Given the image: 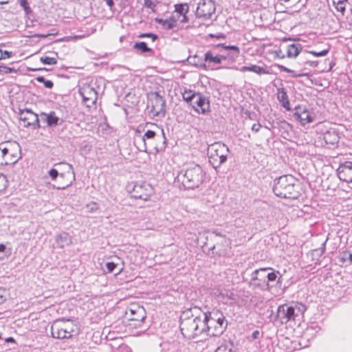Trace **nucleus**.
<instances>
[{
    "mask_svg": "<svg viewBox=\"0 0 352 352\" xmlns=\"http://www.w3.org/2000/svg\"><path fill=\"white\" fill-rule=\"evenodd\" d=\"M204 311L197 306L187 309L182 313L179 328L184 337L191 340L207 333L208 327L204 323Z\"/></svg>",
    "mask_w": 352,
    "mask_h": 352,
    "instance_id": "obj_1",
    "label": "nucleus"
},
{
    "mask_svg": "<svg viewBox=\"0 0 352 352\" xmlns=\"http://www.w3.org/2000/svg\"><path fill=\"white\" fill-rule=\"evenodd\" d=\"M301 185L292 175H284L274 180L272 190L282 199H296L300 196Z\"/></svg>",
    "mask_w": 352,
    "mask_h": 352,
    "instance_id": "obj_2",
    "label": "nucleus"
},
{
    "mask_svg": "<svg viewBox=\"0 0 352 352\" xmlns=\"http://www.w3.org/2000/svg\"><path fill=\"white\" fill-rule=\"evenodd\" d=\"M240 50L236 45H226L224 43L214 45L212 48L204 54V63H208L207 67L210 64L219 65L225 60L234 62L239 56Z\"/></svg>",
    "mask_w": 352,
    "mask_h": 352,
    "instance_id": "obj_3",
    "label": "nucleus"
},
{
    "mask_svg": "<svg viewBox=\"0 0 352 352\" xmlns=\"http://www.w3.org/2000/svg\"><path fill=\"white\" fill-rule=\"evenodd\" d=\"M166 138L164 130L160 133L154 131L147 130L143 135H137L135 142L138 144V148L141 151L146 152L148 148H153L156 152L164 151L166 148Z\"/></svg>",
    "mask_w": 352,
    "mask_h": 352,
    "instance_id": "obj_4",
    "label": "nucleus"
},
{
    "mask_svg": "<svg viewBox=\"0 0 352 352\" xmlns=\"http://www.w3.org/2000/svg\"><path fill=\"white\" fill-rule=\"evenodd\" d=\"M206 173L201 166L193 164L182 170L177 175V179L184 189L194 190L198 188L205 179Z\"/></svg>",
    "mask_w": 352,
    "mask_h": 352,
    "instance_id": "obj_5",
    "label": "nucleus"
},
{
    "mask_svg": "<svg viewBox=\"0 0 352 352\" xmlns=\"http://www.w3.org/2000/svg\"><path fill=\"white\" fill-rule=\"evenodd\" d=\"M48 173L52 180H57V186L54 188L63 190L70 186L75 181V173L72 165L68 163H58Z\"/></svg>",
    "mask_w": 352,
    "mask_h": 352,
    "instance_id": "obj_6",
    "label": "nucleus"
},
{
    "mask_svg": "<svg viewBox=\"0 0 352 352\" xmlns=\"http://www.w3.org/2000/svg\"><path fill=\"white\" fill-rule=\"evenodd\" d=\"M204 323L207 324L208 335L212 336H221L226 329L228 322L225 320L223 313L219 310H212V311H204Z\"/></svg>",
    "mask_w": 352,
    "mask_h": 352,
    "instance_id": "obj_7",
    "label": "nucleus"
},
{
    "mask_svg": "<svg viewBox=\"0 0 352 352\" xmlns=\"http://www.w3.org/2000/svg\"><path fill=\"white\" fill-rule=\"evenodd\" d=\"M306 309V306L300 302L283 304L278 306L276 317L281 324H287L295 321L298 317L304 314Z\"/></svg>",
    "mask_w": 352,
    "mask_h": 352,
    "instance_id": "obj_8",
    "label": "nucleus"
},
{
    "mask_svg": "<svg viewBox=\"0 0 352 352\" xmlns=\"http://www.w3.org/2000/svg\"><path fill=\"white\" fill-rule=\"evenodd\" d=\"M207 153L209 163L217 170L226 162L229 154V148L225 144L216 142L208 146Z\"/></svg>",
    "mask_w": 352,
    "mask_h": 352,
    "instance_id": "obj_9",
    "label": "nucleus"
},
{
    "mask_svg": "<svg viewBox=\"0 0 352 352\" xmlns=\"http://www.w3.org/2000/svg\"><path fill=\"white\" fill-rule=\"evenodd\" d=\"M74 328V324L68 320H56L51 326V334L56 339H69L72 337Z\"/></svg>",
    "mask_w": 352,
    "mask_h": 352,
    "instance_id": "obj_10",
    "label": "nucleus"
},
{
    "mask_svg": "<svg viewBox=\"0 0 352 352\" xmlns=\"http://www.w3.org/2000/svg\"><path fill=\"white\" fill-rule=\"evenodd\" d=\"M127 189L132 197L144 201L148 200L153 193L151 185L146 182H133L127 186Z\"/></svg>",
    "mask_w": 352,
    "mask_h": 352,
    "instance_id": "obj_11",
    "label": "nucleus"
},
{
    "mask_svg": "<svg viewBox=\"0 0 352 352\" xmlns=\"http://www.w3.org/2000/svg\"><path fill=\"white\" fill-rule=\"evenodd\" d=\"M268 268L263 267L255 270L251 274L250 286L254 289L269 291V285L266 282V272Z\"/></svg>",
    "mask_w": 352,
    "mask_h": 352,
    "instance_id": "obj_12",
    "label": "nucleus"
},
{
    "mask_svg": "<svg viewBox=\"0 0 352 352\" xmlns=\"http://www.w3.org/2000/svg\"><path fill=\"white\" fill-rule=\"evenodd\" d=\"M151 104V112L153 116L164 117L166 115V100L158 92H151L148 94Z\"/></svg>",
    "mask_w": 352,
    "mask_h": 352,
    "instance_id": "obj_13",
    "label": "nucleus"
},
{
    "mask_svg": "<svg viewBox=\"0 0 352 352\" xmlns=\"http://www.w3.org/2000/svg\"><path fill=\"white\" fill-rule=\"evenodd\" d=\"M125 314L129 320L135 322L133 325L135 327H140L146 316L144 307L136 303L131 304Z\"/></svg>",
    "mask_w": 352,
    "mask_h": 352,
    "instance_id": "obj_14",
    "label": "nucleus"
},
{
    "mask_svg": "<svg viewBox=\"0 0 352 352\" xmlns=\"http://www.w3.org/2000/svg\"><path fill=\"white\" fill-rule=\"evenodd\" d=\"M216 7L212 0H200L196 10V16L204 20L209 19L214 14Z\"/></svg>",
    "mask_w": 352,
    "mask_h": 352,
    "instance_id": "obj_15",
    "label": "nucleus"
},
{
    "mask_svg": "<svg viewBox=\"0 0 352 352\" xmlns=\"http://www.w3.org/2000/svg\"><path fill=\"white\" fill-rule=\"evenodd\" d=\"M19 119L24 127L32 126L34 129L41 127L38 115L28 109L20 110Z\"/></svg>",
    "mask_w": 352,
    "mask_h": 352,
    "instance_id": "obj_16",
    "label": "nucleus"
},
{
    "mask_svg": "<svg viewBox=\"0 0 352 352\" xmlns=\"http://www.w3.org/2000/svg\"><path fill=\"white\" fill-rule=\"evenodd\" d=\"M79 94L82 98L83 103L87 107H91L97 101L98 93L90 85H83L80 87Z\"/></svg>",
    "mask_w": 352,
    "mask_h": 352,
    "instance_id": "obj_17",
    "label": "nucleus"
},
{
    "mask_svg": "<svg viewBox=\"0 0 352 352\" xmlns=\"http://www.w3.org/2000/svg\"><path fill=\"white\" fill-rule=\"evenodd\" d=\"M6 145L9 146L8 152L5 157L3 166L13 165L16 164L21 158L20 146L16 142H6Z\"/></svg>",
    "mask_w": 352,
    "mask_h": 352,
    "instance_id": "obj_18",
    "label": "nucleus"
},
{
    "mask_svg": "<svg viewBox=\"0 0 352 352\" xmlns=\"http://www.w3.org/2000/svg\"><path fill=\"white\" fill-rule=\"evenodd\" d=\"M193 109L201 114H206L210 111V101L208 98L199 93L197 97L191 104Z\"/></svg>",
    "mask_w": 352,
    "mask_h": 352,
    "instance_id": "obj_19",
    "label": "nucleus"
},
{
    "mask_svg": "<svg viewBox=\"0 0 352 352\" xmlns=\"http://www.w3.org/2000/svg\"><path fill=\"white\" fill-rule=\"evenodd\" d=\"M295 110L296 112L294 113V117L296 120H298L302 125L305 126L314 121L315 116L314 113L310 112L307 109L297 106L295 107Z\"/></svg>",
    "mask_w": 352,
    "mask_h": 352,
    "instance_id": "obj_20",
    "label": "nucleus"
},
{
    "mask_svg": "<svg viewBox=\"0 0 352 352\" xmlns=\"http://www.w3.org/2000/svg\"><path fill=\"white\" fill-rule=\"evenodd\" d=\"M267 268L269 271L266 272V282L269 285V291L272 287L280 288L283 285V274L271 267Z\"/></svg>",
    "mask_w": 352,
    "mask_h": 352,
    "instance_id": "obj_21",
    "label": "nucleus"
},
{
    "mask_svg": "<svg viewBox=\"0 0 352 352\" xmlns=\"http://www.w3.org/2000/svg\"><path fill=\"white\" fill-rule=\"evenodd\" d=\"M339 179L346 183L352 182V162H345L341 164L337 169Z\"/></svg>",
    "mask_w": 352,
    "mask_h": 352,
    "instance_id": "obj_22",
    "label": "nucleus"
},
{
    "mask_svg": "<svg viewBox=\"0 0 352 352\" xmlns=\"http://www.w3.org/2000/svg\"><path fill=\"white\" fill-rule=\"evenodd\" d=\"M72 243V236L67 232H61L56 235L54 245L59 248H63L65 246L70 245Z\"/></svg>",
    "mask_w": 352,
    "mask_h": 352,
    "instance_id": "obj_23",
    "label": "nucleus"
},
{
    "mask_svg": "<svg viewBox=\"0 0 352 352\" xmlns=\"http://www.w3.org/2000/svg\"><path fill=\"white\" fill-rule=\"evenodd\" d=\"M41 120L45 122L48 126H56L58 124L59 118L56 116L54 111H50L49 113L42 112L40 114Z\"/></svg>",
    "mask_w": 352,
    "mask_h": 352,
    "instance_id": "obj_24",
    "label": "nucleus"
},
{
    "mask_svg": "<svg viewBox=\"0 0 352 352\" xmlns=\"http://www.w3.org/2000/svg\"><path fill=\"white\" fill-rule=\"evenodd\" d=\"M339 139L338 133L334 129L329 130L323 135V140L325 143L333 147L338 144Z\"/></svg>",
    "mask_w": 352,
    "mask_h": 352,
    "instance_id": "obj_25",
    "label": "nucleus"
},
{
    "mask_svg": "<svg viewBox=\"0 0 352 352\" xmlns=\"http://www.w3.org/2000/svg\"><path fill=\"white\" fill-rule=\"evenodd\" d=\"M277 99L287 111H291L289 100L287 91L284 88H278L277 92Z\"/></svg>",
    "mask_w": 352,
    "mask_h": 352,
    "instance_id": "obj_26",
    "label": "nucleus"
},
{
    "mask_svg": "<svg viewBox=\"0 0 352 352\" xmlns=\"http://www.w3.org/2000/svg\"><path fill=\"white\" fill-rule=\"evenodd\" d=\"M302 47L299 44H290L285 46V54L289 58H295L300 54Z\"/></svg>",
    "mask_w": 352,
    "mask_h": 352,
    "instance_id": "obj_27",
    "label": "nucleus"
},
{
    "mask_svg": "<svg viewBox=\"0 0 352 352\" xmlns=\"http://www.w3.org/2000/svg\"><path fill=\"white\" fill-rule=\"evenodd\" d=\"M155 21L162 25L166 30H172L176 27L177 25V20L173 17H170L168 19L156 18Z\"/></svg>",
    "mask_w": 352,
    "mask_h": 352,
    "instance_id": "obj_28",
    "label": "nucleus"
},
{
    "mask_svg": "<svg viewBox=\"0 0 352 352\" xmlns=\"http://www.w3.org/2000/svg\"><path fill=\"white\" fill-rule=\"evenodd\" d=\"M188 60L191 65H193L198 68L205 69L207 67V65L204 63V59L203 60L197 55L190 56Z\"/></svg>",
    "mask_w": 352,
    "mask_h": 352,
    "instance_id": "obj_29",
    "label": "nucleus"
},
{
    "mask_svg": "<svg viewBox=\"0 0 352 352\" xmlns=\"http://www.w3.org/2000/svg\"><path fill=\"white\" fill-rule=\"evenodd\" d=\"M198 94L199 93H197L190 89L185 90L184 92L182 94V97L184 100H185L186 102L191 105L192 104L193 101L195 100L196 97H197Z\"/></svg>",
    "mask_w": 352,
    "mask_h": 352,
    "instance_id": "obj_30",
    "label": "nucleus"
},
{
    "mask_svg": "<svg viewBox=\"0 0 352 352\" xmlns=\"http://www.w3.org/2000/svg\"><path fill=\"white\" fill-rule=\"evenodd\" d=\"M241 70L243 72H252L256 74L265 73L264 68L256 65H252L251 66H243L241 67Z\"/></svg>",
    "mask_w": 352,
    "mask_h": 352,
    "instance_id": "obj_31",
    "label": "nucleus"
},
{
    "mask_svg": "<svg viewBox=\"0 0 352 352\" xmlns=\"http://www.w3.org/2000/svg\"><path fill=\"white\" fill-rule=\"evenodd\" d=\"M106 266H107L108 272H109V273L113 272V271L116 268H118L117 272L115 273V275H118V274H120L122 272V270H123V266H121V267H119V264L117 263H115L113 261L107 262V264H106Z\"/></svg>",
    "mask_w": 352,
    "mask_h": 352,
    "instance_id": "obj_32",
    "label": "nucleus"
},
{
    "mask_svg": "<svg viewBox=\"0 0 352 352\" xmlns=\"http://www.w3.org/2000/svg\"><path fill=\"white\" fill-rule=\"evenodd\" d=\"M189 11L188 3H177L175 5V12L180 15L186 14Z\"/></svg>",
    "mask_w": 352,
    "mask_h": 352,
    "instance_id": "obj_33",
    "label": "nucleus"
},
{
    "mask_svg": "<svg viewBox=\"0 0 352 352\" xmlns=\"http://www.w3.org/2000/svg\"><path fill=\"white\" fill-rule=\"evenodd\" d=\"M233 343L231 341L221 344L214 352H232Z\"/></svg>",
    "mask_w": 352,
    "mask_h": 352,
    "instance_id": "obj_34",
    "label": "nucleus"
},
{
    "mask_svg": "<svg viewBox=\"0 0 352 352\" xmlns=\"http://www.w3.org/2000/svg\"><path fill=\"white\" fill-rule=\"evenodd\" d=\"M133 48L140 51L141 53L152 52V49L148 47L147 44L144 41L135 43L133 45Z\"/></svg>",
    "mask_w": 352,
    "mask_h": 352,
    "instance_id": "obj_35",
    "label": "nucleus"
},
{
    "mask_svg": "<svg viewBox=\"0 0 352 352\" xmlns=\"http://www.w3.org/2000/svg\"><path fill=\"white\" fill-rule=\"evenodd\" d=\"M11 255L10 248H7L3 244H0V260L3 261Z\"/></svg>",
    "mask_w": 352,
    "mask_h": 352,
    "instance_id": "obj_36",
    "label": "nucleus"
},
{
    "mask_svg": "<svg viewBox=\"0 0 352 352\" xmlns=\"http://www.w3.org/2000/svg\"><path fill=\"white\" fill-rule=\"evenodd\" d=\"M20 6L23 9L25 15L29 16L32 13V10L29 6L28 0H18Z\"/></svg>",
    "mask_w": 352,
    "mask_h": 352,
    "instance_id": "obj_37",
    "label": "nucleus"
},
{
    "mask_svg": "<svg viewBox=\"0 0 352 352\" xmlns=\"http://www.w3.org/2000/svg\"><path fill=\"white\" fill-rule=\"evenodd\" d=\"M329 53V49L323 50L320 52L309 51L303 52L305 58H306L309 54H313L315 56H324Z\"/></svg>",
    "mask_w": 352,
    "mask_h": 352,
    "instance_id": "obj_38",
    "label": "nucleus"
},
{
    "mask_svg": "<svg viewBox=\"0 0 352 352\" xmlns=\"http://www.w3.org/2000/svg\"><path fill=\"white\" fill-rule=\"evenodd\" d=\"M40 60L44 65H54L57 64L56 58L50 56H42L41 57Z\"/></svg>",
    "mask_w": 352,
    "mask_h": 352,
    "instance_id": "obj_39",
    "label": "nucleus"
},
{
    "mask_svg": "<svg viewBox=\"0 0 352 352\" xmlns=\"http://www.w3.org/2000/svg\"><path fill=\"white\" fill-rule=\"evenodd\" d=\"M36 80L42 82L44 84V86L47 89H52L53 87L54 83L52 80H45L43 76H38L36 78Z\"/></svg>",
    "mask_w": 352,
    "mask_h": 352,
    "instance_id": "obj_40",
    "label": "nucleus"
},
{
    "mask_svg": "<svg viewBox=\"0 0 352 352\" xmlns=\"http://www.w3.org/2000/svg\"><path fill=\"white\" fill-rule=\"evenodd\" d=\"M279 69L282 72H285L287 73L292 74V76L294 77V78H297V77L303 76H306L307 75L305 74H295L294 70L290 69H289L287 67L283 66V65H279Z\"/></svg>",
    "mask_w": 352,
    "mask_h": 352,
    "instance_id": "obj_41",
    "label": "nucleus"
},
{
    "mask_svg": "<svg viewBox=\"0 0 352 352\" xmlns=\"http://www.w3.org/2000/svg\"><path fill=\"white\" fill-rule=\"evenodd\" d=\"M144 6L151 9L153 12L155 11V7L157 6V2L155 0H144Z\"/></svg>",
    "mask_w": 352,
    "mask_h": 352,
    "instance_id": "obj_42",
    "label": "nucleus"
},
{
    "mask_svg": "<svg viewBox=\"0 0 352 352\" xmlns=\"http://www.w3.org/2000/svg\"><path fill=\"white\" fill-rule=\"evenodd\" d=\"M8 186V180L5 175L0 173V192L5 190Z\"/></svg>",
    "mask_w": 352,
    "mask_h": 352,
    "instance_id": "obj_43",
    "label": "nucleus"
},
{
    "mask_svg": "<svg viewBox=\"0 0 352 352\" xmlns=\"http://www.w3.org/2000/svg\"><path fill=\"white\" fill-rule=\"evenodd\" d=\"M346 1L347 0H343L334 5L337 11L340 12L342 15L345 12Z\"/></svg>",
    "mask_w": 352,
    "mask_h": 352,
    "instance_id": "obj_44",
    "label": "nucleus"
},
{
    "mask_svg": "<svg viewBox=\"0 0 352 352\" xmlns=\"http://www.w3.org/2000/svg\"><path fill=\"white\" fill-rule=\"evenodd\" d=\"M86 208L88 212L94 213L98 210V204L96 202H91L86 205Z\"/></svg>",
    "mask_w": 352,
    "mask_h": 352,
    "instance_id": "obj_45",
    "label": "nucleus"
},
{
    "mask_svg": "<svg viewBox=\"0 0 352 352\" xmlns=\"http://www.w3.org/2000/svg\"><path fill=\"white\" fill-rule=\"evenodd\" d=\"M138 37L139 38H145V37L151 38L153 41H155V40H157L158 38V36L157 34H153V33H142V34H140L138 36Z\"/></svg>",
    "mask_w": 352,
    "mask_h": 352,
    "instance_id": "obj_46",
    "label": "nucleus"
},
{
    "mask_svg": "<svg viewBox=\"0 0 352 352\" xmlns=\"http://www.w3.org/2000/svg\"><path fill=\"white\" fill-rule=\"evenodd\" d=\"M91 145L89 144H87L86 142H84L82 143V145L80 146V151L82 152H85L86 154L88 153L91 150Z\"/></svg>",
    "mask_w": 352,
    "mask_h": 352,
    "instance_id": "obj_47",
    "label": "nucleus"
},
{
    "mask_svg": "<svg viewBox=\"0 0 352 352\" xmlns=\"http://www.w3.org/2000/svg\"><path fill=\"white\" fill-rule=\"evenodd\" d=\"M300 57L305 60V64L308 65L309 66L313 67H317L318 61L307 60V57L305 58V55H303V53L301 54Z\"/></svg>",
    "mask_w": 352,
    "mask_h": 352,
    "instance_id": "obj_48",
    "label": "nucleus"
},
{
    "mask_svg": "<svg viewBox=\"0 0 352 352\" xmlns=\"http://www.w3.org/2000/svg\"><path fill=\"white\" fill-rule=\"evenodd\" d=\"M7 296V290L0 287V304H2L6 300Z\"/></svg>",
    "mask_w": 352,
    "mask_h": 352,
    "instance_id": "obj_49",
    "label": "nucleus"
},
{
    "mask_svg": "<svg viewBox=\"0 0 352 352\" xmlns=\"http://www.w3.org/2000/svg\"><path fill=\"white\" fill-rule=\"evenodd\" d=\"M208 38H217V39H225L226 38V36L223 33H218V34H209L207 36Z\"/></svg>",
    "mask_w": 352,
    "mask_h": 352,
    "instance_id": "obj_50",
    "label": "nucleus"
},
{
    "mask_svg": "<svg viewBox=\"0 0 352 352\" xmlns=\"http://www.w3.org/2000/svg\"><path fill=\"white\" fill-rule=\"evenodd\" d=\"M0 74H10L14 71V69L4 65H0Z\"/></svg>",
    "mask_w": 352,
    "mask_h": 352,
    "instance_id": "obj_51",
    "label": "nucleus"
},
{
    "mask_svg": "<svg viewBox=\"0 0 352 352\" xmlns=\"http://www.w3.org/2000/svg\"><path fill=\"white\" fill-rule=\"evenodd\" d=\"M261 127V125L259 122H257V123H254L252 126V131L255 132V133H257L259 131Z\"/></svg>",
    "mask_w": 352,
    "mask_h": 352,
    "instance_id": "obj_52",
    "label": "nucleus"
},
{
    "mask_svg": "<svg viewBox=\"0 0 352 352\" xmlns=\"http://www.w3.org/2000/svg\"><path fill=\"white\" fill-rule=\"evenodd\" d=\"M2 55L3 57V59L9 58L12 56V52L7 51V50H4V51L2 50Z\"/></svg>",
    "mask_w": 352,
    "mask_h": 352,
    "instance_id": "obj_53",
    "label": "nucleus"
},
{
    "mask_svg": "<svg viewBox=\"0 0 352 352\" xmlns=\"http://www.w3.org/2000/svg\"><path fill=\"white\" fill-rule=\"evenodd\" d=\"M1 153H2V155H3V160H5V157L6 156L8 152V149H9V146H2V148H1Z\"/></svg>",
    "mask_w": 352,
    "mask_h": 352,
    "instance_id": "obj_54",
    "label": "nucleus"
},
{
    "mask_svg": "<svg viewBox=\"0 0 352 352\" xmlns=\"http://www.w3.org/2000/svg\"><path fill=\"white\" fill-rule=\"evenodd\" d=\"M260 331L258 330H256L254 331H253V333H252L251 335V338L252 340H256V339H258L260 336Z\"/></svg>",
    "mask_w": 352,
    "mask_h": 352,
    "instance_id": "obj_55",
    "label": "nucleus"
},
{
    "mask_svg": "<svg viewBox=\"0 0 352 352\" xmlns=\"http://www.w3.org/2000/svg\"><path fill=\"white\" fill-rule=\"evenodd\" d=\"M106 2L107 5L111 8L114 6V1L113 0H103Z\"/></svg>",
    "mask_w": 352,
    "mask_h": 352,
    "instance_id": "obj_56",
    "label": "nucleus"
},
{
    "mask_svg": "<svg viewBox=\"0 0 352 352\" xmlns=\"http://www.w3.org/2000/svg\"><path fill=\"white\" fill-rule=\"evenodd\" d=\"M182 16V19L180 20V22L183 23H188V18L186 16V14H183Z\"/></svg>",
    "mask_w": 352,
    "mask_h": 352,
    "instance_id": "obj_57",
    "label": "nucleus"
},
{
    "mask_svg": "<svg viewBox=\"0 0 352 352\" xmlns=\"http://www.w3.org/2000/svg\"><path fill=\"white\" fill-rule=\"evenodd\" d=\"M6 341L8 342H14V339L12 337H9L6 339Z\"/></svg>",
    "mask_w": 352,
    "mask_h": 352,
    "instance_id": "obj_58",
    "label": "nucleus"
},
{
    "mask_svg": "<svg viewBox=\"0 0 352 352\" xmlns=\"http://www.w3.org/2000/svg\"><path fill=\"white\" fill-rule=\"evenodd\" d=\"M348 254L349 255V259L350 260V261H352V253H350V252H345L344 253V255H346Z\"/></svg>",
    "mask_w": 352,
    "mask_h": 352,
    "instance_id": "obj_59",
    "label": "nucleus"
},
{
    "mask_svg": "<svg viewBox=\"0 0 352 352\" xmlns=\"http://www.w3.org/2000/svg\"><path fill=\"white\" fill-rule=\"evenodd\" d=\"M213 233L218 236L224 237L220 232H218L217 231H214Z\"/></svg>",
    "mask_w": 352,
    "mask_h": 352,
    "instance_id": "obj_60",
    "label": "nucleus"
},
{
    "mask_svg": "<svg viewBox=\"0 0 352 352\" xmlns=\"http://www.w3.org/2000/svg\"><path fill=\"white\" fill-rule=\"evenodd\" d=\"M9 3L8 1H0V5H4V4H8Z\"/></svg>",
    "mask_w": 352,
    "mask_h": 352,
    "instance_id": "obj_61",
    "label": "nucleus"
},
{
    "mask_svg": "<svg viewBox=\"0 0 352 352\" xmlns=\"http://www.w3.org/2000/svg\"><path fill=\"white\" fill-rule=\"evenodd\" d=\"M3 57L2 55V50L0 49V60H3Z\"/></svg>",
    "mask_w": 352,
    "mask_h": 352,
    "instance_id": "obj_62",
    "label": "nucleus"
},
{
    "mask_svg": "<svg viewBox=\"0 0 352 352\" xmlns=\"http://www.w3.org/2000/svg\"><path fill=\"white\" fill-rule=\"evenodd\" d=\"M325 243H326V241L322 244V245H323V246H324ZM324 248H325L324 247H323V248H322L321 254H322V253L324 252Z\"/></svg>",
    "mask_w": 352,
    "mask_h": 352,
    "instance_id": "obj_63",
    "label": "nucleus"
},
{
    "mask_svg": "<svg viewBox=\"0 0 352 352\" xmlns=\"http://www.w3.org/2000/svg\"><path fill=\"white\" fill-rule=\"evenodd\" d=\"M312 330H313L312 328H309H309L307 329V332L308 333V332H309L310 331H312Z\"/></svg>",
    "mask_w": 352,
    "mask_h": 352,
    "instance_id": "obj_64",
    "label": "nucleus"
}]
</instances>
